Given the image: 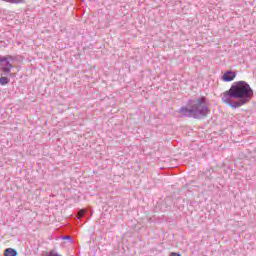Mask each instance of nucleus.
Segmentation results:
<instances>
[{"instance_id": "nucleus-2", "label": "nucleus", "mask_w": 256, "mask_h": 256, "mask_svg": "<svg viewBox=\"0 0 256 256\" xmlns=\"http://www.w3.org/2000/svg\"><path fill=\"white\" fill-rule=\"evenodd\" d=\"M10 59H13V57L5 56L0 58L1 71L4 73H11V69H13V65H11V62H9Z\"/></svg>"}, {"instance_id": "nucleus-1", "label": "nucleus", "mask_w": 256, "mask_h": 256, "mask_svg": "<svg viewBox=\"0 0 256 256\" xmlns=\"http://www.w3.org/2000/svg\"><path fill=\"white\" fill-rule=\"evenodd\" d=\"M222 103H229L231 99H243L244 101H251L253 99V89L245 81H238L234 83L229 90L221 94Z\"/></svg>"}, {"instance_id": "nucleus-5", "label": "nucleus", "mask_w": 256, "mask_h": 256, "mask_svg": "<svg viewBox=\"0 0 256 256\" xmlns=\"http://www.w3.org/2000/svg\"><path fill=\"white\" fill-rule=\"evenodd\" d=\"M237 77V73L233 71H227L223 74L222 80H224L226 83H229L230 81H233Z\"/></svg>"}, {"instance_id": "nucleus-9", "label": "nucleus", "mask_w": 256, "mask_h": 256, "mask_svg": "<svg viewBox=\"0 0 256 256\" xmlns=\"http://www.w3.org/2000/svg\"><path fill=\"white\" fill-rule=\"evenodd\" d=\"M85 215V209H81L79 212H78V219H81V217H83Z\"/></svg>"}, {"instance_id": "nucleus-7", "label": "nucleus", "mask_w": 256, "mask_h": 256, "mask_svg": "<svg viewBox=\"0 0 256 256\" xmlns=\"http://www.w3.org/2000/svg\"><path fill=\"white\" fill-rule=\"evenodd\" d=\"M3 1H5L6 3L15 4V5H20L22 3H25V0H3Z\"/></svg>"}, {"instance_id": "nucleus-11", "label": "nucleus", "mask_w": 256, "mask_h": 256, "mask_svg": "<svg viewBox=\"0 0 256 256\" xmlns=\"http://www.w3.org/2000/svg\"><path fill=\"white\" fill-rule=\"evenodd\" d=\"M203 103V98H200L198 101H197V105H201Z\"/></svg>"}, {"instance_id": "nucleus-8", "label": "nucleus", "mask_w": 256, "mask_h": 256, "mask_svg": "<svg viewBox=\"0 0 256 256\" xmlns=\"http://www.w3.org/2000/svg\"><path fill=\"white\" fill-rule=\"evenodd\" d=\"M9 83V78L7 77H0V85H7Z\"/></svg>"}, {"instance_id": "nucleus-10", "label": "nucleus", "mask_w": 256, "mask_h": 256, "mask_svg": "<svg viewBox=\"0 0 256 256\" xmlns=\"http://www.w3.org/2000/svg\"><path fill=\"white\" fill-rule=\"evenodd\" d=\"M170 256H182V255L179 253L172 252V253H170Z\"/></svg>"}, {"instance_id": "nucleus-3", "label": "nucleus", "mask_w": 256, "mask_h": 256, "mask_svg": "<svg viewBox=\"0 0 256 256\" xmlns=\"http://www.w3.org/2000/svg\"><path fill=\"white\" fill-rule=\"evenodd\" d=\"M199 107L200 106H193L192 109L189 108H181L180 112L183 115H193V117H197V115H199Z\"/></svg>"}, {"instance_id": "nucleus-4", "label": "nucleus", "mask_w": 256, "mask_h": 256, "mask_svg": "<svg viewBox=\"0 0 256 256\" xmlns=\"http://www.w3.org/2000/svg\"><path fill=\"white\" fill-rule=\"evenodd\" d=\"M226 105H229V107H232V109H237L239 107H243V105H245L246 103H249L247 100H243V98H240V101L231 103V100H229V102H223Z\"/></svg>"}, {"instance_id": "nucleus-6", "label": "nucleus", "mask_w": 256, "mask_h": 256, "mask_svg": "<svg viewBox=\"0 0 256 256\" xmlns=\"http://www.w3.org/2000/svg\"><path fill=\"white\" fill-rule=\"evenodd\" d=\"M5 256H17V251L13 250L12 248H8L4 252Z\"/></svg>"}]
</instances>
